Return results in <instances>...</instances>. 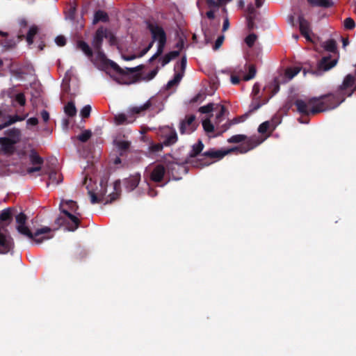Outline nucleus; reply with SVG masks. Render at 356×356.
Listing matches in <instances>:
<instances>
[{"label":"nucleus","mask_w":356,"mask_h":356,"mask_svg":"<svg viewBox=\"0 0 356 356\" xmlns=\"http://www.w3.org/2000/svg\"><path fill=\"white\" fill-rule=\"evenodd\" d=\"M104 37H107V31L104 29H99L95 36L94 38V45L98 48L99 44L101 43L102 40Z\"/></svg>","instance_id":"aec40b11"},{"label":"nucleus","mask_w":356,"mask_h":356,"mask_svg":"<svg viewBox=\"0 0 356 356\" xmlns=\"http://www.w3.org/2000/svg\"><path fill=\"white\" fill-rule=\"evenodd\" d=\"M220 3H227L228 2L231 1L232 0H218Z\"/></svg>","instance_id":"4d7b16f0"},{"label":"nucleus","mask_w":356,"mask_h":356,"mask_svg":"<svg viewBox=\"0 0 356 356\" xmlns=\"http://www.w3.org/2000/svg\"><path fill=\"white\" fill-rule=\"evenodd\" d=\"M186 65V58H182L181 61L179 64L175 66V74L173 79L168 81L167 87L170 88L175 86H177L183 77L185 67Z\"/></svg>","instance_id":"1a4fd4ad"},{"label":"nucleus","mask_w":356,"mask_h":356,"mask_svg":"<svg viewBox=\"0 0 356 356\" xmlns=\"http://www.w3.org/2000/svg\"><path fill=\"white\" fill-rule=\"evenodd\" d=\"M114 163L115 164H118V163H120V159L119 158L115 159V161H114Z\"/></svg>","instance_id":"052dcab7"},{"label":"nucleus","mask_w":356,"mask_h":356,"mask_svg":"<svg viewBox=\"0 0 356 356\" xmlns=\"http://www.w3.org/2000/svg\"><path fill=\"white\" fill-rule=\"evenodd\" d=\"M156 74H157V70H153L149 72V74H148L147 76H144L143 79L145 80L149 81V80L152 79L156 76Z\"/></svg>","instance_id":"a19ab883"},{"label":"nucleus","mask_w":356,"mask_h":356,"mask_svg":"<svg viewBox=\"0 0 356 356\" xmlns=\"http://www.w3.org/2000/svg\"><path fill=\"white\" fill-rule=\"evenodd\" d=\"M300 24V31L302 35L305 38L307 41L315 42L317 38L315 35L309 29V25L307 21H306L303 18H300L299 19Z\"/></svg>","instance_id":"9b49d317"},{"label":"nucleus","mask_w":356,"mask_h":356,"mask_svg":"<svg viewBox=\"0 0 356 356\" xmlns=\"http://www.w3.org/2000/svg\"><path fill=\"white\" fill-rule=\"evenodd\" d=\"M300 68L299 67H294L288 69L285 72L286 81L292 79L296 74L300 72Z\"/></svg>","instance_id":"4be33fe9"},{"label":"nucleus","mask_w":356,"mask_h":356,"mask_svg":"<svg viewBox=\"0 0 356 356\" xmlns=\"http://www.w3.org/2000/svg\"><path fill=\"white\" fill-rule=\"evenodd\" d=\"M354 77L351 75H347L343 81L340 86V89L339 91V95L343 96H350L353 92L354 90Z\"/></svg>","instance_id":"9d476101"},{"label":"nucleus","mask_w":356,"mask_h":356,"mask_svg":"<svg viewBox=\"0 0 356 356\" xmlns=\"http://www.w3.org/2000/svg\"><path fill=\"white\" fill-rule=\"evenodd\" d=\"M37 32H38V28L36 26H31L29 29V33H28V35L26 37V40L29 44L33 43V36L37 33Z\"/></svg>","instance_id":"bb28decb"},{"label":"nucleus","mask_w":356,"mask_h":356,"mask_svg":"<svg viewBox=\"0 0 356 356\" xmlns=\"http://www.w3.org/2000/svg\"><path fill=\"white\" fill-rule=\"evenodd\" d=\"M90 111L91 106L90 105H86L81 110L80 114L83 118H87L90 115Z\"/></svg>","instance_id":"f704fd0d"},{"label":"nucleus","mask_w":356,"mask_h":356,"mask_svg":"<svg viewBox=\"0 0 356 356\" xmlns=\"http://www.w3.org/2000/svg\"><path fill=\"white\" fill-rule=\"evenodd\" d=\"M199 111L207 115L202 120L204 130L209 134L214 131L218 124L223 120L225 107L220 104H209L201 106Z\"/></svg>","instance_id":"7ed1b4c3"},{"label":"nucleus","mask_w":356,"mask_h":356,"mask_svg":"<svg viewBox=\"0 0 356 356\" xmlns=\"http://www.w3.org/2000/svg\"><path fill=\"white\" fill-rule=\"evenodd\" d=\"M133 179V184L131 185V188L133 189L138 185L139 181H140V176L138 175H136L132 177Z\"/></svg>","instance_id":"c03bdc74"},{"label":"nucleus","mask_w":356,"mask_h":356,"mask_svg":"<svg viewBox=\"0 0 356 356\" xmlns=\"http://www.w3.org/2000/svg\"><path fill=\"white\" fill-rule=\"evenodd\" d=\"M312 4L328 7L332 5L331 0H308Z\"/></svg>","instance_id":"a878e982"},{"label":"nucleus","mask_w":356,"mask_h":356,"mask_svg":"<svg viewBox=\"0 0 356 356\" xmlns=\"http://www.w3.org/2000/svg\"><path fill=\"white\" fill-rule=\"evenodd\" d=\"M195 116L190 115L186 118L184 121H183L180 126V131L182 134H191L193 132L197 124L195 122Z\"/></svg>","instance_id":"f8f14e48"},{"label":"nucleus","mask_w":356,"mask_h":356,"mask_svg":"<svg viewBox=\"0 0 356 356\" xmlns=\"http://www.w3.org/2000/svg\"><path fill=\"white\" fill-rule=\"evenodd\" d=\"M38 119L35 118H31L27 120V124L29 125L35 126L38 124Z\"/></svg>","instance_id":"de8ad7c7"},{"label":"nucleus","mask_w":356,"mask_h":356,"mask_svg":"<svg viewBox=\"0 0 356 356\" xmlns=\"http://www.w3.org/2000/svg\"><path fill=\"white\" fill-rule=\"evenodd\" d=\"M134 71V68L123 70L116 64L113 63L108 73L118 83L121 84H130L135 81Z\"/></svg>","instance_id":"423d86ee"},{"label":"nucleus","mask_w":356,"mask_h":356,"mask_svg":"<svg viewBox=\"0 0 356 356\" xmlns=\"http://www.w3.org/2000/svg\"><path fill=\"white\" fill-rule=\"evenodd\" d=\"M162 147H163V145L161 143H159L156 145H152V146L149 147L150 149L152 152H159L162 149Z\"/></svg>","instance_id":"37998d69"},{"label":"nucleus","mask_w":356,"mask_h":356,"mask_svg":"<svg viewBox=\"0 0 356 356\" xmlns=\"http://www.w3.org/2000/svg\"><path fill=\"white\" fill-rule=\"evenodd\" d=\"M257 40V36L254 34H250L245 38V42L249 46L251 47L254 44Z\"/></svg>","instance_id":"c9c22d12"},{"label":"nucleus","mask_w":356,"mask_h":356,"mask_svg":"<svg viewBox=\"0 0 356 356\" xmlns=\"http://www.w3.org/2000/svg\"><path fill=\"white\" fill-rule=\"evenodd\" d=\"M60 209L63 214L62 218L68 225V229L70 231L75 230L79 226L80 216L77 211L76 203L72 200H63L60 204Z\"/></svg>","instance_id":"20e7f679"},{"label":"nucleus","mask_w":356,"mask_h":356,"mask_svg":"<svg viewBox=\"0 0 356 356\" xmlns=\"http://www.w3.org/2000/svg\"><path fill=\"white\" fill-rule=\"evenodd\" d=\"M203 144L201 141H199L198 143L193 147V153L192 156H195L199 152H200L203 149Z\"/></svg>","instance_id":"72a5a7b5"},{"label":"nucleus","mask_w":356,"mask_h":356,"mask_svg":"<svg viewBox=\"0 0 356 356\" xmlns=\"http://www.w3.org/2000/svg\"><path fill=\"white\" fill-rule=\"evenodd\" d=\"M31 236H26L29 238L33 240L35 243L40 244L54 236L53 230L47 226L42 227L36 229L34 233L31 232Z\"/></svg>","instance_id":"0eeeda50"},{"label":"nucleus","mask_w":356,"mask_h":356,"mask_svg":"<svg viewBox=\"0 0 356 356\" xmlns=\"http://www.w3.org/2000/svg\"><path fill=\"white\" fill-rule=\"evenodd\" d=\"M115 120L118 123H122L125 121V115L124 114H119L115 116Z\"/></svg>","instance_id":"49530a36"},{"label":"nucleus","mask_w":356,"mask_h":356,"mask_svg":"<svg viewBox=\"0 0 356 356\" xmlns=\"http://www.w3.org/2000/svg\"><path fill=\"white\" fill-rule=\"evenodd\" d=\"M179 51H172L170 52L169 54H168L167 55H165L161 59L162 66H164L166 64H168L170 60H172V59L176 58L179 55Z\"/></svg>","instance_id":"5701e85b"},{"label":"nucleus","mask_w":356,"mask_h":356,"mask_svg":"<svg viewBox=\"0 0 356 356\" xmlns=\"http://www.w3.org/2000/svg\"><path fill=\"white\" fill-rule=\"evenodd\" d=\"M122 57H123V58H124V60H132V59H134L136 56H130V57H127V56H123Z\"/></svg>","instance_id":"6e6d98bb"},{"label":"nucleus","mask_w":356,"mask_h":356,"mask_svg":"<svg viewBox=\"0 0 356 356\" xmlns=\"http://www.w3.org/2000/svg\"><path fill=\"white\" fill-rule=\"evenodd\" d=\"M294 38H295L296 39H298V36H297V35H295V36H294Z\"/></svg>","instance_id":"69168bd1"},{"label":"nucleus","mask_w":356,"mask_h":356,"mask_svg":"<svg viewBox=\"0 0 356 356\" xmlns=\"http://www.w3.org/2000/svg\"><path fill=\"white\" fill-rule=\"evenodd\" d=\"M265 138L257 139L256 137H252L248 139L242 146L239 147H234L226 150H214L211 149L204 153V155L211 158L216 159L217 160L221 159L225 155L234 151H238L240 153H245L250 149H252L259 144H261Z\"/></svg>","instance_id":"39448f33"},{"label":"nucleus","mask_w":356,"mask_h":356,"mask_svg":"<svg viewBox=\"0 0 356 356\" xmlns=\"http://www.w3.org/2000/svg\"><path fill=\"white\" fill-rule=\"evenodd\" d=\"M165 174V168L161 165H157L151 173V179L154 181H161Z\"/></svg>","instance_id":"dca6fc26"},{"label":"nucleus","mask_w":356,"mask_h":356,"mask_svg":"<svg viewBox=\"0 0 356 356\" xmlns=\"http://www.w3.org/2000/svg\"><path fill=\"white\" fill-rule=\"evenodd\" d=\"M152 46V43L149 44V45L148 46V47L145 50V51L143 52V54H145L147 51L148 49L151 47Z\"/></svg>","instance_id":"680f3d73"},{"label":"nucleus","mask_w":356,"mask_h":356,"mask_svg":"<svg viewBox=\"0 0 356 356\" xmlns=\"http://www.w3.org/2000/svg\"><path fill=\"white\" fill-rule=\"evenodd\" d=\"M65 113L69 117H73L76 113V109L74 104L72 102H69L64 107Z\"/></svg>","instance_id":"412c9836"},{"label":"nucleus","mask_w":356,"mask_h":356,"mask_svg":"<svg viewBox=\"0 0 356 356\" xmlns=\"http://www.w3.org/2000/svg\"><path fill=\"white\" fill-rule=\"evenodd\" d=\"M208 3L210 4H214L215 2L213 0H207Z\"/></svg>","instance_id":"e2e57ef3"},{"label":"nucleus","mask_w":356,"mask_h":356,"mask_svg":"<svg viewBox=\"0 0 356 356\" xmlns=\"http://www.w3.org/2000/svg\"><path fill=\"white\" fill-rule=\"evenodd\" d=\"M17 225V230L19 233L24 235V236H31V231L25 225V222L26 220V217L23 213H19L15 217Z\"/></svg>","instance_id":"ddd939ff"},{"label":"nucleus","mask_w":356,"mask_h":356,"mask_svg":"<svg viewBox=\"0 0 356 356\" xmlns=\"http://www.w3.org/2000/svg\"><path fill=\"white\" fill-rule=\"evenodd\" d=\"M1 64H2V60H0V65H1Z\"/></svg>","instance_id":"0e129e2a"},{"label":"nucleus","mask_w":356,"mask_h":356,"mask_svg":"<svg viewBox=\"0 0 356 356\" xmlns=\"http://www.w3.org/2000/svg\"><path fill=\"white\" fill-rule=\"evenodd\" d=\"M323 47L327 51L334 52L336 49V43L334 40H330L325 42Z\"/></svg>","instance_id":"c85d7f7f"},{"label":"nucleus","mask_w":356,"mask_h":356,"mask_svg":"<svg viewBox=\"0 0 356 356\" xmlns=\"http://www.w3.org/2000/svg\"><path fill=\"white\" fill-rule=\"evenodd\" d=\"M343 25L346 29H353L355 26L354 20L350 17L346 18L344 20Z\"/></svg>","instance_id":"473e14b6"},{"label":"nucleus","mask_w":356,"mask_h":356,"mask_svg":"<svg viewBox=\"0 0 356 356\" xmlns=\"http://www.w3.org/2000/svg\"><path fill=\"white\" fill-rule=\"evenodd\" d=\"M108 16L106 13L103 11H97L94 15L93 23L96 24L100 21L106 22Z\"/></svg>","instance_id":"393cba45"},{"label":"nucleus","mask_w":356,"mask_h":356,"mask_svg":"<svg viewBox=\"0 0 356 356\" xmlns=\"http://www.w3.org/2000/svg\"><path fill=\"white\" fill-rule=\"evenodd\" d=\"M258 91H259V86L257 84H255L253 87V92L256 95V94H257Z\"/></svg>","instance_id":"864d4df0"},{"label":"nucleus","mask_w":356,"mask_h":356,"mask_svg":"<svg viewBox=\"0 0 356 356\" xmlns=\"http://www.w3.org/2000/svg\"><path fill=\"white\" fill-rule=\"evenodd\" d=\"M15 100L21 105L24 106L26 102L24 95L22 93H19L15 97Z\"/></svg>","instance_id":"58836bf2"},{"label":"nucleus","mask_w":356,"mask_h":356,"mask_svg":"<svg viewBox=\"0 0 356 356\" xmlns=\"http://www.w3.org/2000/svg\"><path fill=\"white\" fill-rule=\"evenodd\" d=\"M115 145L118 150H123L127 149L129 147V143L126 140H115Z\"/></svg>","instance_id":"7c9ffc66"},{"label":"nucleus","mask_w":356,"mask_h":356,"mask_svg":"<svg viewBox=\"0 0 356 356\" xmlns=\"http://www.w3.org/2000/svg\"><path fill=\"white\" fill-rule=\"evenodd\" d=\"M14 144L3 137L0 138V148L6 154H12L15 150Z\"/></svg>","instance_id":"f3484780"},{"label":"nucleus","mask_w":356,"mask_h":356,"mask_svg":"<svg viewBox=\"0 0 356 356\" xmlns=\"http://www.w3.org/2000/svg\"><path fill=\"white\" fill-rule=\"evenodd\" d=\"M239 81H240V79L238 76H235V75L231 76V82L232 84L236 85L239 83Z\"/></svg>","instance_id":"09e8293b"},{"label":"nucleus","mask_w":356,"mask_h":356,"mask_svg":"<svg viewBox=\"0 0 356 356\" xmlns=\"http://www.w3.org/2000/svg\"><path fill=\"white\" fill-rule=\"evenodd\" d=\"M91 136V133L90 131H84L83 133H81L79 136V139L81 140V141H86L88 139L90 138Z\"/></svg>","instance_id":"4c0bfd02"},{"label":"nucleus","mask_w":356,"mask_h":356,"mask_svg":"<svg viewBox=\"0 0 356 356\" xmlns=\"http://www.w3.org/2000/svg\"><path fill=\"white\" fill-rule=\"evenodd\" d=\"M332 97L312 98L309 99H298L296 102L298 111L305 115L314 114L334 108L339 105L344 97L341 98L335 104H331Z\"/></svg>","instance_id":"f03ea898"},{"label":"nucleus","mask_w":356,"mask_h":356,"mask_svg":"<svg viewBox=\"0 0 356 356\" xmlns=\"http://www.w3.org/2000/svg\"><path fill=\"white\" fill-rule=\"evenodd\" d=\"M41 117H42V120H43L45 122H47L49 120V113H48L47 111H42L41 112Z\"/></svg>","instance_id":"a18cd8bd"},{"label":"nucleus","mask_w":356,"mask_h":356,"mask_svg":"<svg viewBox=\"0 0 356 356\" xmlns=\"http://www.w3.org/2000/svg\"><path fill=\"white\" fill-rule=\"evenodd\" d=\"M269 127H270V122H264L259 127L258 131L261 134H264L267 131V130L269 129Z\"/></svg>","instance_id":"e433bc0d"},{"label":"nucleus","mask_w":356,"mask_h":356,"mask_svg":"<svg viewBox=\"0 0 356 356\" xmlns=\"http://www.w3.org/2000/svg\"><path fill=\"white\" fill-rule=\"evenodd\" d=\"M150 30L154 40L158 42V49L156 53L152 57L151 60H154L156 56L161 54L164 45L165 44V35L163 29L159 26H152Z\"/></svg>","instance_id":"6e6552de"},{"label":"nucleus","mask_w":356,"mask_h":356,"mask_svg":"<svg viewBox=\"0 0 356 356\" xmlns=\"http://www.w3.org/2000/svg\"><path fill=\"white\" fill-rule=\"evenodd\" d=\"M207 15L209 18H213L214 17V13L212 11H209L207 13Z\"/></svg>","instance_id":"5fc2aeb1"},{"label":"nucleus","mask_w":356,"mask_h":356,"mask_svg":"<svg viewBox=\"0 0 356 356\" xmlns=\"http://www.w3.org/2000/svg\"><path fill=\"white\" fill-rule=\"evenodd\" d=\"M177 141V134L176 133L172 131L170 136L168 137L166 140L164 142L165 145H170L174 144Z\"/></svg>","instance_id":"2f4dec72"},{"label":"nucleus","mask_w":356,"mask_h":356,"mask_svg":"<svg viewBox=\"0 0 356 356\" xmlns=\"http://www.w3.org/2000/svg\"><path fill=\"white\" fill-rule=\"evenodd\" d=\"M65 42H66V39L65 37L62 36V35H58L57 36L56 38H55V42L56 43L57 45L58 46H63L65 45Z\"/></svg>","instance_id":"ea45409f"},{"label":"nucleus","mask_w":356,"mask_h":356,"mask_svg":"<svg viewBox=\"0 0 356 356\" xmlns=\"http://www.w3.org/2000/svg\"><path fill=\"white\" fill-rule=\"evenodd\" d=\"M9 140L11 143L15 145L20 140L21 134L18 129H13L7 131L6 136L4 137Z\"/></svg>","instance_id":"a211bd4d"},{"label":"nucleus","mask_w":356,"mask_h":356,"mask_svg":"<svg viewBox=\"0 0 356 356\" xmlns=\"http://www.w3.org/2000/svg\"><path fill=\"white\" fill-rule=\"evenodd\" d=\"M255 1H256V6L257 7H260L261 6V3L260 0H255Z\"/></svg>","instance_id":"13d9d810"},{"label":"nucleus","mask_w":356,"mask_h":356,"mask_svg":"<svg viewBox=\"0 0 356 356\" xmlns=\"http://www.w3.org/2000/svg\"><path fill=\"white\" fill-rule=\"evenodd\" d=\"M238 5H239L240 6L243 7V5H244V1H243V0H240V1H238Z\"/></svg>","instance_id":"bf43d9fd"},{"label":"nucleus","mask_w":356,"mask_h":356,"mask_svg":"<svg viewBox=\"0 0 356 356\" xmlns=\"http://www.w3.org/2000/svg\"><path fill=\"white\" fill-rule=\"evenodd\" d=\"M245 138H246V136L245 135L239 134V135H236V136H232L231 138H229L227 140V141L229 143H240V142L245 140Z\"/></svg>","instance_id":"c756f323"},{"label":"nucleus","mask_w":356,"mask_h":356,"mask_svg":"<svg viewBox=\"0 0 356 356\" xmlns=\"http://www.w3.org/2000/svg\"><path fill=\"white\" fill-rule=\"evenodd\" d=\"M256 75V69L253 65L248 67V74L243 76V80L249 81L253 79Z\"/></svg>","instance_id":"cd10ccee"},{"label":"nucleus","mask_w":356,"mask_h":356,"mask_svg":"<svg viewBox=\"0 0 356 356\" xmlns=\"http://www.w3.org/2000/svg\"><path fill=\"white\" fill-rule=\"evenodd\" d=\"M29 159L33 165H34V167L29 168L27 170L28 173L32 174L35 172H38L41 169V164H42V159L38 155V154L32 151L29 155Z\"/></svg>","instance_id":"4468645a"},{"label":"nucleus","mask_w":356,"mask_h":356,"mask_svg":"<svg viewBox=\"0 0 356 356\" xmlns=\"http://www.w3.org/2000/svg\"><path fill=\"white\" fill-rule=\"evenodd\" d=\"M80 48L84 51L86 54H90V51L88 45L85 42H80Z\"/></svg>","instance_id":"79ce46f5"},{"label":"nucleus","mask_w":356,"mask_h":356,"mask_svg":"<svg viewBox=\"0 0 356 356\" xmlns=\"http://www.w3.org/2000/svg\"><path fill=\"white\" fill-rule=\"evenodd\" d=\"M63 177L60 174L56 172H52L49 174V183L51 184H58L62 181Z\"/></svg>","instance_id":"b1692460"},{"label":"nucleus","mask_w":356,"mask_h":356,"mask_svg":"<svg viewBox=\"0 0 356 356\" xmlns=\"http://www.w3.org/2000/svg\"><path fill=\"white\" fill-rule=\"evenodd\" d=\"M150 106V102L147 101L145 104L140 106H131L129 108V114L140 113V112L147 110Z\"/></svg>","instance_id":"6ab92c4d"},{"label":"nucleus","mask_w":356,"mask_h":356,"mask_svg":"<svg viewBox=\"0 0 356 356\" xmlns=\"http://www.w3.org/2000/svg\"><path fill=\"white\" fill-rule=\"evenodd\" d=\"M107 182L106 179L97 183L92 178H86L85 185L92 204L108 203L116 197L120 181H115L110 186H108Z\"/></svg>","instance_id":"f257e3e1"},{"label":"nucleus","mask_w":356,"mask_h":356,"mask_svg":"<svg viewBox=\"0 0 356 356\" xmlns=\"http://www.w3.org/2000/svg\"><path fill=\"white\" fill-rule=\"evenodd\" d=\"M223 40H224V37H220L217 39V40L216 41V44H215V49H218L221 46V44L223 42Z\"/></svg>","instance_id":"8fccbe9b"},{"label":"nucleus","mask_w":356,"mask_h":356,"mask_svg":"<svg viewBox=\"0 0 356 356\" xmlns=\"http://www.w3.org/2000/svg\"><path fill=\"white\" fill-rule=\"evenodd\" d=\"M337 63V58L325 56L322 58L318 65L319 71H327L334 67Z\"/></svg>","instance_id":"2eb2a0df"},{"label":"nucleus","mask_w":356,"mask_h":356,"mask_svg":"<svg viewBox=\"0 0 356 356\" xmlns=\"http://www.w3.org/2000/svg\"><path fill=\"white\" fill-rule=\"evenodd\" d=\"M229 27V23L227 18H225L223 22V26H222V31H227Z\"/></svg>","instance_id":"3c124183"},{"label":"nucleus","mask_w":356,"mask_h":356,"mask_svg":"<svg viewBox=\"0 0 356 356\" xmlns=\"http://www.w3.org/2000/svg\"><path fill=\"white\" fill-rule=\"evenodd\" d=\"M22 120H23L22 118H16V119H15V120H13L10 121V122H9L8 123H7V124H3V125H0V130H1V129H3L4 127H6L7 125H8V124H12V123H13V122H16V121Z\"/></svg>","instance_id":"603ef678"}]
</instances>
